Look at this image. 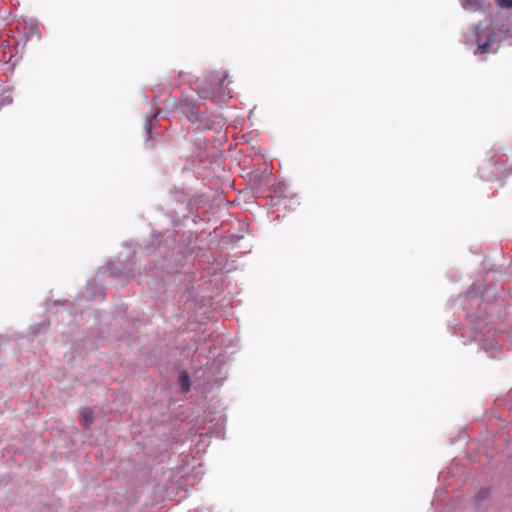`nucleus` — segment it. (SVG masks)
I'll return each mask as SVG.
<instances>
[{
    "mask_svg": "<svg viewBox=\"0 0 512 512\" xmlns=\"http://www.w3.org/2000/svg\"><path fill=\"white\" fill-rule=\"evenodd\" d=\"M271 175V171L268 170V167L263 170L256 169L247 173L249 181L254 187H260L261 185L268 183Z\"/></svg>",
    "mask_w": 512,
    "mask_h": 512,
    "instance_id": "1",
    "label": "nucleus"
},
{
    "mask_svg": "<svg viewBox=\"0 0 512 512\" xmlns=\"http://www.w3.org/2000/svg\"><path fill=\"white\" fill-rule=\"evenodd\" d=\"M461 5L465 10L468 11H479L483 8V1L482 0H460Z\"/></svg>",
    "mask_w": 512,
    "mask_h": 512,
    "instance_id": "2",
    "label": "nucleus"
},
{
    "mask_svg": "<svg viewBox=\"0 0 512 512\" xmlns=\"http://www.w3.org/2000/svg\"><path fill=\"white\" fill-rule=\"evenodd\" d=\"M80 414H81V418H82V424L86 427V428H89L92 423H93V410L91 408H82L80 410Z\"/></svg>",
    "mask_w": 512,
    "mask_h": 512,
    "instance_id": "3",
    "label": "nucleus"
},
{
    "mask_svg": "<svg viewBox=\"0 0 512 512\" xmlns=\"http://www.w3.org/2000/svg\"><path fill=\"white\" fill-rule=\"evenodd\" d=\"M179 383L183 391H188L191 386L190 377L186 372H181L179 375Z\"/></svg>",
    "mask_w": 512,
    "mask_h": 512,
    "instance_id": "4",
    "label": "nucleus"
},
{
    "mask_svg": "<svg viewBox=\"0 0 512 512\" xmlns=\"http://www.w3.org/2000/svg\"><path fill=\"white\" fill-rule=\"evenodd\" d=\"M489 47H490V40H487L484 43H479L478 44V48H477V52L479 54L487 53L488 50H489Z\"/></svg>",
    "mask_w": 512,
    "mask_h": 512,
    "instance_id": "5",
    "label": "nucleus"
},
{
    "mask_svg": "<svg viewBox=\"0 0 512 512\" xmlns=\"http://www.w3.org/2000/svg\"><path fill=\"white\" fill-rule=\"evenodd\" d=\"M496 3L503 8H512V0H496Z\"/></svg>",
    "mask_w": 512,
    "mask_h": 512,
    "instance_id": "6",
    "label": "nucleus"
},
{
    "mask_svg": "<svg viewBox=\"0 0 512 512\" xmlns=\"http://www.w3.org/2000/svg\"><path fill=\"white\" fill-rule=\"evenodd\" d=\"M228 237H229L230 241H234L236 239L242 238L243 236L242 235L238 236V235H235V234H230Z\"/></svg>",
    "mask_w": 512,
    "mask_h": 512,
    "instance_id": "7",
    "label": "nucleus"
},
{
    "mask_svg": "<svg viewBox=\"0 0 512 512\" xmlns=\"http://www.w3.org/2000/svg\"><path fill=\"white\" fill-rule=\"evenodd\" d=\"M234 224H236V222H235V221L230 222V224H229V226H230V227H229V230L231 229V227H232Z\"/></svg>",
    "mask_w": 512,
    "mask_h": 512,
    "instance_id": "8",
    "label": "nucleus"
},
{
    "mask_svg": "<svg viewBox=\"0 0 512 512\" xmlns=\"http://www.w3.org/2000/svg\"><path fill=\"white\" fill-rule=\"evenodd\" d=\"M226 204L232 205V204H233V202H231V201H227V202H226Z\"/></svg>",
    "mask_w": 512,
    "mask_h": 512,
    "instance_id": "9",
    "label": "nucleus"
}]
</instances>
